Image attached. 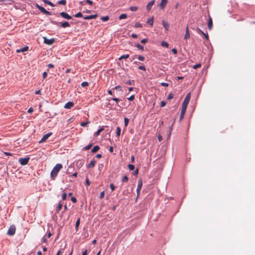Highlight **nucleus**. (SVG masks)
<instances>
[{"mask_svg":"<svg viewBox=\"0 0 255 255\" xmlns=\"http://www.w3.org/2000/svg\"><path fill=\"white\" fill-rule=\"evenodd\" d=\"M197 32L198 34H202L204 36L205 38L207 39V40H208L209 39V37H208V35L207 33H205L203 31H202L200 29H199V28H197Z\"/></svg>","mask_w":255,"mask_h":255,"instance_id":"9b49d317","label":"nucleus"},{"mask_svg":"<svg viewBox=\"0 0 255 255\" xmlns=\"http://www.w3.org/2000/svg\"><path fill=\"white\" fill-rule=\"evenodd\" d=\"M173 98V95L172 94H169L168 95V97H167V99L168 100H170L171 99Z\"/></svg>","mask_w":255,"mask_h":255,"instance_id":"680f3d73","label":"nucleus"},{"mask_svg":"<svg viewBox=\"0 0 255 255\" xmlns=\"http://www.w3.org/2000/svg\"><path fill=\"white\" fill-rule=\"evenodd\" d=\"M161 45L162 46V47H168V44L167 42L164 41H162L161 42Z\"/></svg>","mask_w":255,"mask_h":255,"instance_id":"393cba45","label":"nucleus"},{"mask_svg":"<svg viewBox=\"0 0 255 255\" xmlns=\"http://www.w3.org/2000/svg\"><path fill=\"white\" fill-rule=\"evenodd\" d=\"M142 182L141 180H139L138 181V185L136 189V192L137 196L139 195L140 190L142 188Z\"/></svg>","mask_w":255,"mask_h":255,"instance_id":"1a4fd4ad","label":"nucleus"},{"mask_svg":"<svg viewBox=\"0 0 255 255\" xmlns=\"http://www.w3.org/2000/svg\"><path fill=\"white\" fill-rule=\"evenodd\" d=\"M99 149H100L99 146H98V145H96V146H95L93 148V149H92V152L93 153H95V152H96L97 151H98L99 150Z\"/></svg>","mask_w":255,"mask_h":255,"instance_id":"5701e85b","label":"nucleus"},{"mask_svg":"<svg viewBox=\"0 0 255 255\" xmlns=\"http://www.w3.org/2000/svg\"><path fill=\"white\" fill-rule=\"evenodd\" d=\"M162 24L165 30L166 31L168 30L169 27V24L165 20H162Z\"/></svg>","mask_w":255,"mask_h":255,"instance_id":"2eb2a0df","label":"nucleus"},{"mask_svg":"<svg viewBox=\"0 0 255 255\" xmlns=\"http://www.w3.org/2000/svg\"><path fill=\"white\" fill-rule=\"evenodd\" d=\"M92 145H93L92 144H89L88 145L84 147H83V149L85 150H88L90 149L91 148Z\"/></svg>","mask_w":255,"mask_h":255,"instance_id":"473e14b6","label":"nucleus"},{"mask_svg":"<svg viewBox=\"0 0 255 255\" xmlns=\"http://www.w3.org/2000/svg\"><path fill=\"white\" fill-rule=\"evenodd\" d=\"M172 52L174 54H176L177 53V50L176 48H173L172 49Z\"/></svg>","mask_w":255,"mask_h":255,"instance_id":"052dcab7","label":"nucleus"},{"mask_svg":"<svg viewBox=\"0 0 255 255\" xmlns=\"http://www.w3.org/2000/svg\"><path fill=\"white\" fill-rule=\"evenodd\" d=\"M63 250H64V249H61L60 250H59L58 251V252H57V253L56 255H60L63 253Z\"/></svg>","mask_w":255,"mask_h":255,"instance_id":"3c124183","label":"nucleus"},{"mask_svg":"<svg viewBox=\"0 0 255 255\" xmlns=\"http://www.w3.org/2000/svg\"><path fill=\"white\" fill-rule=\"evenodd\" d=\"M59 15L62 17L64 18L67 19H72V17L69 15L68 13H67L65 12H61L59 13Z\"/></svg>","mask_w":255,"mask_h":255,"instance_id":"6e6552de","label":"nucleus"},{"mask_svg":"<svg viewBox=\"0 0 255 255\" xmlns=\"http://www.w3.org/2000/svg\"><path fill=\"white\" fill-rule=\"evenodd\" d=\"M86 184L87 185H90V182L88 178H86Z\"/></svg>","mask_w":255,"mask_h":255,"instance_id":"338daca9","label":"nucleus"},{"mask_svg":"<svg viewBox=\"0 0 255 255\" xmlns=\"http://www.w3.org/2000/svg\"><path fill=\"white\" fill-rule=\"evenodd\" d=\"M104 196H105V192L104 191H102L100 193V198L101 199H103L104 197Z\"/></svg>","mask_w":255,"mask_h":255,"instance_id":"de8ad7c7","label":"nucleus"},{"mask_svg":"<svg viewBox=\"0 0 255 255\" xmlns=\"http://www.w3.org/2000/svg\"><path fill=\"white\" fill-rule=\"evenodd\" d=\"M35 6L36 8H37L41 12L43 13L44 14H47V15H51V13L50 12L46 10L44 7L42 6H40L37 3L35 4Z\"/></svg>","mask_w":255,"mask_h":255,"instance_id":"20e7f679","label":"nucleus"},{"mask_svg":"<svg viewBox=\"0 0 255 255\" xmlns=\"http://www.w3.org/2000/svg\"><path fill=\"white\" fill-rule=\"evenodd\" d=\"M104 130V127H102L101 128L99 129L94 134L95 136H98L100 134V133Z\"/></svg>","mask_w":255,"mask_h":255,"instance_id":"4be33fe9","label":"nucleus"},{"mask_svg":"<svg viewBox=\"0 0 255 255\" xmlns=\"http://www.w3.org/2000/svg\"><path fill=\"white\" fill-rule=\"evenodd\" d=\"M80 218H79V219L77 220V221H76V224H75V229H76V230H78V228L79 226V225H80Z\"/></svg>","mask_w":255,"mask_h":255,"instance_id":"cd10ccee","label":"nucleus"},{"mask_svg":"<svg viewBox=\"0 0 255 255\" xmlns=\"http://www.w3.org/2000/svg\"><path fill=\"white\" fill-rule=\"evenodd\" d=\"M118 89H120V91H122V90L121 89V87L119 85L113 88V90H118Z\"/></svg>","mask_w":255,"mask_h":255,"instance_id":"5fc2aeb1","label":"nucleus"},{"mask_svg":"<svg viewBox=\"0 0 255 255\" xmlns=\"http://www.w3.org/2000/svg\"><path fill=\"white\" fill-rule=\"evenodd\" d=\"M154 3V0H152L147 3L146 5V9L148 11H150L151 9L152 5Z\"/></svg>","mask_w":255,"mask_h":255,"instance_id":"dca6fc26","label":"nucleus"},{"mask_svg":"<svg viewBox=\"0 0 255 255\" xmlns=\"http://www.w3.org/2000/svg\"><path fill=\"white\" fill-rule=\"evenodd\" d=\"M67 198V194L66 193H64L62 195V198L63 200H65Z\"/></svg>","mask_w":255,"mask_h":255,"instance_id":"8fccbe9b","label":"nucleus"},{"mask_svg":"<svg viewBox=\"0 0 255 255\" xmlns=\"http://www.w3.org/2000/svg\"><path fill=\"white\" fill-rule=\"evenodd\" d=\"M84 1L85 3H88L90 5H92L93 3V1L91 0H84Z\"/></svg>","mask_w":255,"mask_h":255,"instance_id":"37998d69","label":"nucleus"},{"mask_svg":"<svg viewBox=\"0 0 255 255\" xmlns=\"http://www.w3.org/2000/svg\"><path fill=\"white\" fill-rule=\"evenodd\" d=\"M74 16L75 17H80L82 16V14L80 12H79L78 13L75 14Z\"/></svg>","mask_w":255,"mask_h":255,"instance_id":"a19ab883","label":"nucleus"},{"mask_svg":"<svg viewBox=\"0 0 255 255\" xmlns=\"http://www.w3.org/2000/svg\"><path fill=\"white\" fill-rule=\"evenodd\" d=\"M136 47L138 48L139 49H140L141 50H143L144 49V47L143 46L140 45V44L139 43H137L136 45Z\"/></svg>","mask_w":255,"mask_h":255,"instance_id":"f704fd0d","label":"nucleus"},{"mask_svg":"<svg viewBox=\"0 0 255 255\" xmlns=\"http://www.w3.org/2000/svg\"><path fill=\"white\" fill-rule=\"evenodd\" d=\"M138 69H140V70H143V71H145L146 70V68H145L144 66H140L138 67Z\"/></svg>","mask_w":255,"mask_h":255,"instance_id":"864d4df0","label":"nucleus"},{"mask_svg":"<svg viewBox=\"0 0 255 255\" xmlns=\"http://www.w3.org/2000/svg\"><path fill=\"white\" fill-rule=\"evenodd\" d=\"M138 9V7L137 6H130L129 8V9L132 11H136Z\"/></svg>","mask_w":255,"mask_h":255,"instance_id":"72a5a7b5","label":"nucleus"},{"mask_svg":"<svg viewBox=\"0 0 255 255\" xmlns=\"http://www.w3.org/2000/svg\"><path fill=\"white\" fill-rule=\"evenodd\" d=\"M134 99V95H131L129 98H128V99L129 101H133Z\"/></svg>","mask_w":255,"mask_h":255,"instance_id":"603ef678","label":"nucleus"},{"mask_svg":"<svg viewBox=\"0 0 255 255\" xmlns=\"http://www.w3.org/2000/svg\"><path fill=\"white\" fill-rule=\"evenodd\" d=\"M57 3L59 4L65 5L66 3V0H60L57 2Z\"/></svg>","mask_w":255,"mask_h":255,"instance_id":"2f4dec72","label":"nucleus"},{"mask_svg":"<svg viewBox=\"0 0 255 255\" xmlns=\"http://www.w3.org/2000/svg\"><path fill=\"white\" fill-rule=\"evenodd\" d=\"M137 58L140 61H143L144 60V57L142 55H138Z\"/></svg>","mask_w":255,"mask_h":255,"instance_id":"a18cd8bd","label":"nucleus"},{"mask_svg":"<svg viewBox=\"0 0 255 255\" xmlns=\"http://www.w3.org/2000/svg\"><path fill=\"white\" fill-rule=\"evenodd\" d=\"M89 123V122H82L80 124V126L81 127H85Z\"/></svg>","mask_w":255,"mask_h":255,"instance_id":"79ce46f5","label":"nucleus"},{"mask_svg":"<svg viewBox=\"0 0 255 255\" xmlns=\"http://www.w3.org/2000/svg\"><path fill=\"white\" fill-rule=\"evenodd\" d=\"M121 128L119 127L117 128L116 136L119 138L121 134Z\"/></svg>","mask_w":255,"mask_h":255,"instance_id":"b1692460","label":"nucleus"},{"mask_svg":"<svg viewBox=\"0 0 255 255\" xmlns=\"http://www.w3.org/2000/svg\"><path fill=\"white\" fill-rule=\"evenodd\" d=\"M138 173V169L137 168L133 172V174L134 175H137Z\"/></svg>","mask_w":255,"mask_h":255,"instance_id":"69168bd1","label":"nucleus"},{"mask_svg":"<svg viewBox=\"0 0 255 255\" xmlns=\"http://www.w3.org/2000/svg\"><path fill=\"white\" fill-rule=\"evenodd\" d=\"M129 55L128 54H124V55H122L119 58V59L120 60H122V59H127V58H128L129 57Z\"/></svg>","mask_w":255,"mask_h":255,"instance_id":"a878e982","label":"nucleus"},{"mask_svg":"<svg viewBox=\"0 0 255 255\" xmlns=\"http://www.w3.org/2000/svg\"><path fill=\"white\" fill-rule=\"evenodd\" d=\"M47 76V73L46 72H44L42 74V77L44 79H45Z\"/></svg>","mask_w":255,"mask_h":255,"instance_id":"e2e57ef3","label":"nucleus"},{"mask_svg":"<svg viewBox=\"0 0 255 255\" xmlns=\"http://www.w3.org/2000/svg\"><path fill=\"white\" fill-rule=\"evenodd\" d=\"M47 67L49 68H52L54 67V65L52 64H48Z\"/></svg>","mask_w":255,"mask_h":255,"instance_id":"774afa93","label":"nucleus"},{"mask_svg":"<svg viewBox=\"0 0 255 255\" xmlns=\"http://www.w3.org/2000/svg\"><path fill=\"white\" fill-rule=\"evenodd\" d=\"M62 204L60 202L58 204V206L57 207V210H56L57 213H58L60 211V210L62 208Z\"/></svg>","mask_w":255,"mask_h":255,"instance_id":"c85d7f7f","label":"nucleus"},{"mask_svg":"<svg viewBox=\"0 0 255 255\" xmlns=\"http://www.w3.org/2000/svg\"><path fill=\"white\" fill-rule=\"evenodd\" d=\"M28 49V46H25L23 48H21L20 49H17L16 50V52L17 53H20V52H25L26 51H27Z\"/></svg>","mask_w":255,"mask_h":255,"instance_id":"f3484780","label":"nucleus"},{"mask_svg":"<svg viewBox=\"0 0 255 255\" xmlns=\"http://www.w3.org/2000/svg\"><path fill=\"white\" fill-rule=\"evenodd\" d=\"M15 227L14 225H12L8 230L7 234L9 236H13L15 233Z\"/></svg>","mask_w":255,"mask_h":255,"instance_id":"423d86ee","label":"nucleus"},{"mask_svg":"<svg viewBox=\"0 0 255 255\" xmlns=\"http://www.w3.org/2000/svg\"><path fill=\"white\" fill-rule=\"evenodd\" d=\"M74 104L73 102H69L65 105L64 108L65 109H70L71 108H72L74 106Z\"/></svg>","mask_w":255,"mask_h":255,"instance_id":"f8f14e48","label":"nucleus"},{"mask_svg":"<svg viewBox=\"0 0 255 255\" xmlns=\"http://www.w3.org/2000/svg\"><path fill=\"white\" fill-rule=\"evenodd\" d=\"M128 166L129 170H130V171L133 170L134 169V166L132 164H128Z\"/></svg>","mask_w":255,"mask_h":255,"instance_id":"58836bf2","label":"nucleus"},{"mask_svg":"<svg viewBox=\"0 0 255 255\" xmlns=\"http://www.w3.org/2000/svg\"><path fill=\"white\" fill-rule=\"evenodd\" d=\"M29 159L30 158L28 157L25 158H20L18 159V161L21 165H25L28 163Z\"/></svg>","mask_w":255,"mask_h":255,"instance_id":"39448f33","label":"nucleus"},{"mask_svg":"<svg viewBox=\"0 0 255 255\" xmlns=\"http://www.w3.org/2000/svg\"><path fill=\"white\" fill-rule=\"evenodd\" d=\"M101 19L103 21H107L109 19V17L108 16H102L101 17Z\"/></svg>","mask_w":255,"mask_h":255,"instance_id":"c756f323","label":"nucleus"},{"mask_svg":"<svg viewBox=\"0 0 255 255\" xmlns=\"http://www.w3.org/2000/svg\"><path fill=\"white\" fill-rule=\"evenodd\" d=\"M110 187L112 191H113L115 189V188H116L115 186L113 183L110 184Z\"/></svg>","mask_w":255,"mask_h":255,"instance_id":"49530a36","label":"nucleus"},{"mask_svg":"<svg viewBox=\"0 0 255 255\" xmlns=\"http://www.w3.org/2000/svg\"><path fill=\"white\" fill-rule=\"evenodd\" d=\"M51 23L54 25H59L60 26L65 28V27H70V24L68 21H64L62 22H58L56 21L52 20L51 21Z\"/></svg>","mask_w":255,"mask_h":255,"instance_id":"7ed1b4c3","label":"nucleus"},{"mask_svg":"<svg viewBox=\"0 0 255 255\" xmlns=\"http://www.w3.org/2000/svg\"><path fill=\"white\" fill-rule=\"evenodd\" d=\"M201 64H200V63H199V64H197L193 66V68L194 69H197V68H198L200 67H201Z\"/></svg>","mask_w":255,"mask_h":255,"instance_id":"09e8293b","label":"nucleus"},{"mask_svg":"<svg viewBox=\"0 0 255 255\" xmlns=\"http://www.w3.org/2000/svg\"><path fill=\"white\" fill-rule=\"evenodd\" d=\"M213 26V21L211 16H209V20L208 22V27L209 30L212 29Z\"/></svg>","mask_w":255,"mask_h":255,"instance_id":"4468645a","label":"nucleus"},{"mask_svg":"<svg viewBox=\"0 0 255 255\" xmlns=\"http://www.w3.org/2000/svg\"><path fill=\"white\" fill-rule=\"evenodd\" d=\"M89 85L88 83L87 82H83L81 83V86L83 87H85Z\"/></svg>","mask_w":255,"mask_h":255,"instance_id":"c03bdc74","label":"nucleus"},{"mask_svg":"<svg viewBox=\"0 0 255 255\" xmlns=\"http://www.w3.org/2000/svg\"><path fill=\"white\" fill-rule=\"evenodd\" d=\"M42 241L44 242V243H46V242H47V238L45 236H44L42 238Z\"/></svg>","mask_w":255,"mask_h":255,"instance_id":"0e129e2a","label":"nucleus"},{"mask_svg":"<svg viewBox=\"0 0 255 255\" xmlns=\"http://www.w3.org/2000/svg\"><path fill=\"white\" fill-rule=\"evenodd\" d=\"M44 43L48 45H52L55 41L54 38L47 39L46 37H44Z\"/></svg>","mask_w":255,"mask_h":255,"instance_id":"0eeeda50","label":"nucleus"},{"mask_svg":"<svg viewBox=\"0 0 255 255\" xmlns=\"http://www.w3.org/2000/svg\"><path fill=\"white\" fill-rule=\"evenodd\" d=\"M189 37H190V33H189V28H188V26H187L186 28V33H185V34L184 36V38L185 39H187L189 38Z\"/></svg>","mask_w":255,"mask_h":255,"instance_id":"6ab92c4d","label":"nucleus"},{"mask_svg":"<svg viewBox=\"0 0 255 255\" xmlns=\"http://www.w3.org/2000/svg\"><path fill=\"white\" fill-rule=\"evenodd\" d=\"M146 23L150 25L151 26H152L153 25V17H151V18H149Z\"/></svg>","mask_w":255,"mask_h":255,"instance_id":"412c9836","label":"nucleus"},{"mask_svg":"<svg viewBox=\"0 0 255 255\" xmlns=\"http://www.w3.org/2000/svg\"><path fill=\"white\" fill-rule=\"evenodd\" d=\"M147 41H148V39L144 38V39H143L142 40H141V43L144 44V43H146Z\"/></svg>","mask_w":255,"mask_h":255,"instance_id":"4d7b16f0","label":"nucleus"},{"mask_svg":"<svg viewBox=\"0 0 255 255\" xmlns=\"http://www.w3.org/2000/svg\"><path fill=\"white\" fill-rule=\"evenodd\" d=\"M167 3V0H161V1L159 4V6H160V8L163 9L166 6Z\"/></svg>","mask_w":255,"mask_h":255,"instance_id":"ddd939ff","label":"nucleus"},{"mask_svg":"<svg viewBox=\"0 0 255 255\" xmlns=\"http://www.w3.org/2000/svg\"><path fill=\"white\" fill-rule=\"evenodd\" d=\"M52 134L51 132H48L45 134H44L41 140L39 141L40 143L43 142L46 140V139Z\"/></svg>","mask_w":255,"mask_h":255,"instance_id":"9d476101","label":"nucleus"},{"mask_svg":"<svg viewBox=\"0 0 255 255\" xmlns=\"http://www.w3.org/2000/svg\"><path fill=\"white\" fill-rule=\"evenodd\" d=\"M124 123H125V126L126 127L128 125V124L129 123V119L127 118H125L124 119Z\"/></svg>","mask_w":255,"mask_h":255,"instance_id":"e433bc0d","label":"nucleus"},{"mask_svg":"<svg viewBox=\"0 0 255 255\" xmlns=\"http://www.w3.org/2000/svg\"><path fill=\"white\" fill-rule=\"evenodd\" d=\"M96 163V161L95 160H94V159L92 160L90 162V163L89 164V165H88V167L89 168L94 167V166L95 165Z\"/></svg>","mask_w":255,"mask_h":255,"instance_id":"aec40b11","label":"nucleus"},{"mask_svg":"<svg viewBox=\"0 0 255 255\" xmlns=\"http://www.w3.org/2000/svg\"><path fill=\"white\" fill-rule=\"evenodd\" d=\"M165 105H166V102H165V101H162L161 102L160 106H161V107H164Z\"/></svg>","mask_w":255,"mask_h":255,"instance_id":"bf43d9fd","label":"nucleus"},{"mask_svg":"<svg viewBox=\"0 0 255 255\" xmlns=\"http://www.w3.org/2000/svg\"><path fill=\"white\" fill-rule=\"evenodd\" d=\"M62 168V165L60 163L56 164L50 173L51 179L54 180L57 177L59 171Z\"/></svg>","mask_w":255,"mask_h":255,"instance_id":"f03ea898","label":"nucleus"},{"mask_svg":"<svg viewBox=\"0 0 255 255\" xmlns=\"http://www.w3.org/2000/svg\"><path fill=\"white\" fill-rule=\"evenodd\" d=\"M112 100H113V101L116 102L117 103L119 102V101H121L120 99L117 98H112Z\"/></svg>","mask_w":255,"mask_h":255,"instance_id":"13d9d810","label":"nucleus"},{"mask_svg":"<svg viewBox=\"0 0 255 255\" xmlns=\"http://www.w3.org/2000/svg\"><path fill=\"white\" fill-rule=\"evenodd\" d=\"M97 17V14L90 15L84 17V19L89 20L91 19H94Z\"/></svg>","mask_w":255,"mask_h":255,"instance_id":"a211bd4d","label":"nucleus"},{"mask_svg":"<svg viewBox=\"0 0 255 255\" xmlns=\"http://www.w3.org/2000/svg\"><path fill=\"white\" fill-rule=\"evenodd\" d=\"M191 97L190 93H189L186 96L182 104V110L180 113V120L181 121L184 117L187 106L189 103Z\"/></svg>","mask_w":255,"mask_h":255,"instance_id":"f257e3e1","label":"nucleus"},{"mask_svg":"<svg viewBox=\"0 0 255 255\" xmlns=\"http://www.w3.org/2000/svg\"><path fill=\"white\" fill-rule=\"evenodd\" d=\"M71 200L72 202H73L74 203H75L77 202V199L74 197H72L71 198Z\"/></svg>","mask_w":255,"mask_h":255,"instance_id":"6e6d98bb","label":"nucleus"},{"mask_svg":"<svg viewBox=\"0 0 255 255\" xmlns=\"http://www.w3.org/2000/svg\"><path fill=\"white\" fill-rule=\"evenodd\" d=\"M128 177H127V176L126 175H125L123 178H122V182H128Z\"/></svg>","mask_w":255,"mask_h":255,"instance_id":"4c0bfd02","label":"nucleus"},{"mask_svg":"<svg viewBox=\"0 0 255 255\" xmlns=\"http://www.w3.org/2000/svg\"><path fill=\"white\" fill-rule=\"evenodd\" d=\"M127 17V14L126 13H123V14H121L120 16H119V19H122L126 18Z\"/></svg>","mask_w":255,"mask_h":255,"instance_id":"7c9ffc66","label":"nucleus"},{"mask_svg":"<svg viewBox=\"0 0 255 255\" xmlns=\"http://www.w3.org/2000/svg\"><path fill=\"white\" fill-rule=\"evenodd\" d=\"M126 84L129 85H134V81L133 80H128L126 82Z\"/></svg>","mask_w":255,"mask_h":255,"instance_id":"c9c22d12","label":"nucleus"},{"mask_svg":"<svg viewBox=\"0 0 255 255\" xmlns=\"http://www.w3.org/2000/svg\"><path fill=\"white\" fill-rule=\"evenodd\" d=\"M45 3L48 4L52 6H53L54 5L49 0H42Z\"/></svg>","mask_w":255,"mask_h":255,"instance_id":"bb28decb","label":"nucleus"},{"mask_svg":"<svg viewBox=\"0 0 255 255\" xmlns=\"http://www.w3.org/2000/svg\"><path fill=\"white\" fill-rule=\"evenodd\" d=\"M134 27L136 28L142 27V24L139 22H136L135 24Z\"/></svg>","mask_w":255,"mask_h":255,"instance_id":"ea45409f","label":"nucleus"}]
</instances>
